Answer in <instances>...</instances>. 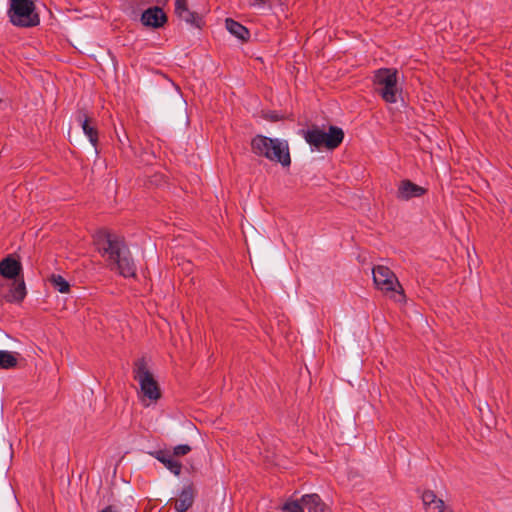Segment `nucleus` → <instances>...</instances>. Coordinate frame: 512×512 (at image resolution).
<instances>
[{
	"instance_id": "f257e3e1",
	"label": "nucleus",
	"mask_w": 512,
	"mask_h": 512,
	"mask_svg": "<svg viewBox=\"0 0 512 512\" xmlns=\"http://www.w3.org/2000/svg\"><path fill=\"white\" fill-rule=\"evenodd\" d=\"M95 243L110 270L118 271L123 277H133L136 267L124 239L107 230L95 235Z\"/></svg>"
},
{
	"instance_id": "f03ea898",
	"label": "nucleus",
	"mask_w": 512,
	"mask_h": 512,
	"mask_svg": "<svg viewBox=\"0 0 512 512\" xmlns=\"http://www.w3.org/2000/svg\"><path fill=\"white\" fill-rule=\"evenodd\" d=\"M251 150L255 155L280 163L283 167L291 164L289 145L286 140L256 135L251 140Z\"/></svg>"
},
{
	"instance_id": "7ed1b4c3",
	"label": "nucleus",
	"mask_w": 512,
	"mask_h": 512,
	"mask_svg": "<svg viewBox=\"0 0 512 512\" xmlns=\"http://www.w3.org/2000/svg\"><path fill=\"white\" fill-rule=\"evenodd\" d=\"M398 72L392 68H380L374 72L373 84L375 91L386 103H396L400 88L398 86Z\"/></svg>"
},
{
	"instance_id": "20e7f679",
	"label": "nucleus",
	"mask_w": 512,
	"mask_h": 512,
	"mask_svg": "<svg viewBox=\"0 0 512 512\" xmlns=\"http://www.w3.org/2000/svg\"><path fill=\"white\" fill-rule=\"evenodd\" d=\"M375 286L386 294H390L395 302L405 301L404 290L394 272L384 265L375 266L372 269Z\"/></svg>"
},
{
	"instance_id": "39448f33",
	"label": "nucleus",
	"mask_w": 512,
	"mask_h": 512,
	"mask_svg": "<svg viewBox=\"0 0 512 512\" xmlns=\"http://www.w3.org/2000/svg\"><path fill=\"white\" fill-rule=\"evenodd\" d=\"M303 136L309 145L318 150L321 148L333 150L342 143L344 132L337 126H330L328 132L318 126H313L311 129L303 131Z\"/></svg>"
},
{
	"instance_id": "423d86ee",
	"label": "nucleus",
	"mask_w": 512,
	"mask_h": 512,
	"mask_svg": "<svg viewBox=\"0 0 512 512\" xmlns=\"http://www.w3.org/2000/svg\"><path fill=\"white\" fill-rule=\"evenodd\" d=\"M8 16L10 22L17 27H35L40 23L32 0H10Z\"/></svg>"
},
{
	"instance_id": "0eeeda50",
	"label": "nucleus",
	"mask_w": 512,
	"mask_h": 512,
	"mask_svg": "<svg viewBox=\"0 0 512 512\" xmlns=\"http://www.w3.org/2000/svg\"><path fill=\"white\" fill-rule=\"evenodd\" d=\"M133 373L134 379L138 381L143 395L151 401H157L161 397V391L157 381L147 369L144 359H139L135 362Z\"/></svg>"
},
{
	"instance_id": "6e6552de",
	"label": "nucleus",
	"mask_w": 512,
	"mask_h": 512,
	"mask_svg": "<svg viewBox=\"0 0 512 512\" xmlns=\"http://www.w3.org/2000/svg\"><path fill=\"white\" fill-rule=\"evenodd\" d=\"M426 192L427 190L424 187L419 186L408 179H404L398 184L396 197L399 200L408 201L412 198L421 197Z\"/></svg>"
},
{
	"instance_id": "1a4fd4ad",
	"label": "nucleus",
	"mask_w": 512,
	"mask_h": 512,
	"mask_svg": "<svg viewBox=\"0 0 512 512\" xmlns=\"http://www.w3.org/2000/svg\"><path fill=\"white\" fill-rule=\"evenodd\" d=\"M167 21V17L163 10L159 7L148 8L142 13L141 22L144 26L159 28Z\"/></svg>"
},
{
	"instance_id": "9d476101",
	"label": "nucleus",
	"mask_w": 512,
	"mask_h": 512,
	"mask_svg": "<svg viewBox=\"0 0 512 512\" xmlns=\"http://www.w3.org/2000/svg\"><path fill=\"white\" fill-rule=\"evenodd\" d=\"M422 502L425 512H453L444 501L436 496V494L427 490L422 494Z\"/></svg>"
},
{
	"instance_id": "9b49d317",
	"label": "nucleus",
	"mask_w": 512,
	"mask_h": 512,
	"mask_svg": "<svg viewBox=\"0 0 512 512\" xmlns=\"http://www.w3.org/2000/svg\"><path fill=\"white\" fill-rule=\"evenodd\" d=\"M77 121L80 123L84 134L88 137L90 143L96 147L98 144V131L94 125H92V119L88 116L85 110H79L77 112Z\"/></svg>"
},
{
	"instance_id": "f8f14e48",
	"label": "nucleus",
	"mask_w": 512,
	"mask_h": 512,
	"mask_svg": "<svg viewBox=\"0 0 512 512\" xmlns=\"http://www.w3.org/2000/svg\"><path fill=\"white\" fill-rule=\"evenodd\" d=\"M152 455L161 462L169 471L174 475L179 476L182 469V464L175 459V457L168 450H159Z\"/></svg>"
},
{
	"instance_id": "ddd939ff",
	"label": "nucleus",
	"mask_w": 512,
	"mask_h": 512,
	"mask_svg": "<svg viewBox=\"0 0 512 512\" xmlns=\"http://www.w3.org/2000/svg\"><path fill=\"white\" fill-rule=\"evenodd\" d=\"M22 271V265L12 256L0 261V274L7 279H16Z\"/></svg>"
},
{
	"instance_id": "4468645a",
	"label": "nucleus",
	"mask_w": 512,
	"mask_h": 512,
	"mask_svg": "<svg viewBox=\"0 0 512 512\" xmlns=\"http://www.w3.org/2000/svg\"><path fill=\"white\" fill-rule=\"evenodd\" d=\"M195 499V490L192 485L185 486L175 502L177 512H187L192 507Z\"/></svg>"
},
{
	"instance_id": "2eb2a0df",
	"label": "nucleus",
	"mask_w": 512,
	"mask_h": 512,
	"mask_svg": "<svg viewBox=\"0 0 512 512\" xmlns=\"http://www.w3.org/2000/svg\"><path fill=\"white\" fill-rule=\"evenodd\" d=\"M302 501L308 512H330L329 508L322 502L317 494L304 495L302 496Z\"/></svg>"
},
{
	"instance_id": "dca6fc26",
	"label": "nucleus",
	"mask_w": 512,
	"mask_h": 512,
	"mask_svg": "<svg viewBox=\"0 0 512 512\" xmlns=\"http://www.w3.org/2000/svg\"><path fill=\"white\" fill-rule=\"evenodd\" d=\"M25 296L26 287L24 280H15L5 298L8 302H21Z\"/></svg>"
},
{
	"instance_id": "f3484780",
	"label": "nucleus",
	"mask_w": 512,
	"mask_h": 512,
	"mask_svg": "<svg viewBox=\"0 0 512 512\" xmlns=\"http://www.w3.org/2000/svg\"><path fill=\"white\" fill-rule=\"evenodd\" d=\"M225 25H226L227 30L232 35H234L235 37H237L238 39H240L242 41L247 40L250 36L249 30L245 26H243L242 24H240L239 22H237L233 19H230V18L226 19Z\"/></svg>"
},
{
	"instance_id": "a211bd4d",
	"label": "nucleus",
	"mask_w": 512,
	"mask_h": 512,
	"mask_svg": "<svg viewBox=\"0 0 512 512\" xmlns=\"http://www.w3.org/2000/svg\"><path fill=\"white\" fill-rule=\"evenodd\" d=\"M18 360L14 353L10 351H0V368L11 369L16 367Z\"/></svg>"
},
{
	"instance_id": "6ab92c4d",
	"label": "nucleus",
	"mask_w": 512,
	"mask_h": 512,
	"mask_svg": "<svg viewBox=\"0 0 512 512\" xmlns=\"http://www.w3.org/2000/svg\"><path fill=\"white\" fill-rule=\"evenodd\" d=\"M50 282H51L52 286L60 293L69 292L70 285L61 275L53 274L50 277Z\"/></svg>"
},
{
	"instance_id": "aec40b11",
	"label": "nucleus",
	"mask_w": 512,
	"mask_h": 512,
	"mask_svg": "<svg viewBox=\"0 0 512 512\" xmlns=\"http://www.w3.org/2000/svg\"><path fill=\"white\" fill-rule=\"evenodd\" d=\"M177 16L181 20H183L191 25H194L196 27L200 26L201 18L196 13L190 11L189 8L182 10V12L177 14Z\"/></svg>"
},
{
	"instance_id": "412c9836",
	"label": "nucleus",
	"mask_w": 512,
	"mask_h": 512,
	"mask_svg": "<svg viewBox=\"0 0 512 512\" xmlns=\"http://www.w3.org/2000/svg\"><path fill=\"white\" fill-rule=\"evenodd\" d=\"M305 509L306 507L302 498L300 500L288 501L282 507V510L285 512H304Z\"/></svg>"
},
{
	"instance_id": "4be33fe9",
	"label": "nucleus",
	"mask_w": 512,
	"mask_h": 512,
	"mask_svg": "<svg viewBox=\"0 0 512 512\" xmlns=\"http://www.w3.org/2000/svg\"><path fill=\"white\" fill-rule=\"evenodd\" d=\"M192 448L187 444L177 445L173 449V453H171L174 457L187 455Z\"/></svg>"
},
{
	"instance_id": "5701e85b",
	"label": "nucleus",
	"mask_w": 512,
	"mask_h": 512,
	"mask_svg": "<svg viewBox=\"0 0 512 512\" xmlns=\"http://www.w3.org/2000/svg\"><path fill=\"white\" fill-rule=\"evenodd\" d=\"M283 0H250V5L254 7L272 6L274 2L281 3Z\"/></svg>"
},
{
	"instance_id": "b1692460",
	"label": "nucleus",
	"mask_w": 512,
	"mask_h": 512,
	"mask_svg": "<svg viewBox=\"0 0 512 512\" xmlns=\"http://www.w3.org/2000/svg\"><path fill=\"white\" fill-rule=\"evenodd\" d=\"M188 8L187 0H175V14H179L182 10Z\"/></svg>"
},
{
	"instance_id": "393cba45",
	"label": "nucleus",
	"mask_w": 512,
	"mask_h": 512,
	"mask_svg": "<svg viewBox=\"0 0 512 512\" xmlns=\"http://www.w3.org/2000/svg\"><path fill=\"white\" fill-rule=\"evenodd\" d=\"M100 512H114V510H113V508L111 506H107L103 510H101Z\"/></svg>"
},
{
	"instance_id": "a878e982",
	"label": "nucleus",
	"mask_w": 512,
	"mask_h": 512,
	"mask_svg": "<svg viewBox=\"0 0 512 512\" xmlns=\"http://www.w3.org/2000/svg\"><path fill=\"white\" fill-rule=\"evenodd\" d=\"M118 140L121 144H123V138L118 137Z\"/></svg>"
}]
</instances>
